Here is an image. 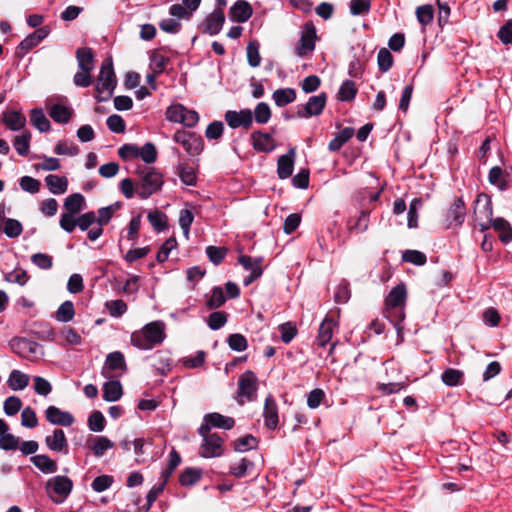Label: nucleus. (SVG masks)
<instances>
[{
    "label": "nucleus",
    "mask_w": 512,
    "mask_h": 512,
    "mask_svg": "<svg viewBox=\"0 0 512 512\" xmlns=\"http://www.w3.org/2000/svg\"><path fill=\"white\" fill-rule=\"evenodd\" d=\"M369 226V211L362 210L356 220L350 219L347 223V228L350 232L363 233Z\"/></svg>",
    "instance_id": "obj_36"
},
{
    "label": "nucleus",
    "mask_w": 512,
    "mask_h": 512,
    "mask_svg": "<svg viewBox=\"0 0 512 512\" xmlns=\"http://www.w3.org/2000/svg\"><path fill=\"white\" fill-rule=\"evenodd\" d=\"M253 113V118L258 124H266L271 119V109L269 105L265 102H259Z\"/></svg>",
    "instance_id": "obj_46"
},
{
    "label": "nucleus",
    "mask_w": 512,
    "mask_h": 512,
    "mask_svg": "<svg viewBox=\"0 0 512 512\" xmlns=\"http://www.w3.org/2000/svg\"><path fill=\"white\" fill-rule=\"evenodd\" d=\"M372 0H351L350 13L353 16L366 15L371 9Z\"/></svg>",
    "instance_id": "obj_56"
},
{
    "label": "nucleus",
    "mask_w": 512,
    "mask_h": 512,
    "mask_svg": "<svg viewBox=\"0 0 512 512\" xmlns=\"http://www.w3.org/2000/svg\"><path fill=\"white\" fill-rule=\"evenodd\" d=\"M9 346L11 350L23 358L31 359L33 356L42 354V347L35 341L15 337L10 340Z\"/></svg>",
    "instance_id": "obj_11"
},
{
    "label": "nucleus",
    "mask_w": 512,
    "mask_h": 512,
    "mask_svg": "<svg viewBox=\"0 0 512 512\" xmlns=\"http://www.w3.org/2000/svg\"><path fill=\"white\" fill-rule=\"evenodd\" d=\"M406 289L404 285L395 286L385 299V317L394 325L398 335L403 330L401 325L405 318Z\"/></svg>",
    "instance_id": "obj_2"
},
{
    "label": "nucleus",
    "mask_w": 512,
    "mask_h": 512,
    "mask_svg": "<svg viewBox=\"0 0 512 512\" xmlns=\"http://www.w3.org/2000/svg\"><path fill=\"white\" fill-rule=\"evenodd\" d=\"M157 149L154 144L148 142L142 147H139L138 158H141L145 163L152 164L157 160Z\"/></svg>",
    "instance_id": "obj_50"
},
{
    "label": "nucleus",
    "mask_w": 512,
    "mask_h": 512,
    "mask_svg": "<svg viewBox=\"0 0 512 512\" xmlns=\"http://www.w3.org/2000/svg\"><path fill=\"white\" fill-rule=\"evenodd\" d=\"M50 117L58 123H68L73 114V109L67 105V99H61L58 103H52L48 106Z\"/></svg>",
    "instance_id": "obj_21"
},
{
    "label": "nucleus",
    "mask_w": 512,
    "mask_h": 512,
    "mask_svg": "<svg viewBox=\"0 0 512 512\" xmlns=\"http://www.w3.org/2000/svg\"><path fill=\"white\" fill-rule=\"evenodd\" d=\"M105 308L108 310L110 316L119 318L127 312V304L121 300H110L105 303Z\"/></svg>",
    "instance_id": "obj_49"
},
{
    "label": "nucleus",
    "mask_w": 512,
    "mask_h": 512,
    "mask_svg": "<svg viewBox=\"0 0 512 512\" xmlns=\"http://www.w3.org/2000/svg\"><path fill=\"white\" fill-rule=\"evenodd\" d=\"M46 419L54 425L71 426L74 423V417L67 411H62L56 406H49L46 411Z\"/></svg>",
    "instance_id": "obj_23"
},
{
    "label": "nucleus",
    "mask_w": 512,
    "mask_h": 512,
    "mask_svg": "<svg viewBox=\"0 0 512 512\" xmlns=\"http://www.w3.org/2000/svg\"><path fill=\"white\" fill-rule=\"evenodd\" d=\"M168 62L169 59L165 55L158 51H154L150 55L149 67L154 74H161L165 70Z\"/></svg>",
    "instance_id": "obj_42"
},
{
    "label": "nucleus",
    "mask_w": 512,
    "mask_h": 512,
    "mask_svg": "<svg viewBox=\"0 0 512 512\" xmlns=\"http://www.w3.org/2000/svg\"><path fill=\"white\" fill-rule=\"evenodd\" d=\"M326 102L327 97L325 93L311 96L306 104L298 106L297 117L310 118L320 115L325 108Z\"/></svg>",
    "instance_id": "obj_13"
},
{
    "label": "nucleus",
    "mask_w": 512,
    "mask_h": 512,
    "mask_svg": "<svg viewBox=\"0 0 512 512\" xmlns=\"http://www.w3.org/2000/svg\"><path fill=\"white\" fill-rule=\"evenodd\" d=\"M198 433L202 437L199 455L203 458L220 457L224 453V440L217 433L208 431L207 426H200Z\"/></svg>",
    "instance_id": "obj_6"
},
{
    "label": "nucleus",
    "mask_w": 512,
    "mask_h": 512,
    "mask_svg": "<svg viewBox=\"0 0 512 512\" xmlns=\"http://www.w3.org/2000/svg\"><path fill=\"white\" fill-rule=\"evenodd\" d=\"M122 394V386L119 381H108L103 385V398L105 401H117L121 398Z\"/></svg>",
    "instance_id": "obj_34"
},
{
    "label": "nucleus",
    "mask_w": 512,
    "mask_h": 512,
    "mask_svg": "<svg viewBox=\"0 0 512 512\" xmlns=\"http://www.w3.org/2000/svg\"><path fill=\"white\" fill-rule=\"evenodd\" d=\"M136 174V194L141 199H148L151 195L159 192L164 185V177L154 167H139Z\"/></svg>",
    "instance_id": "obj_4"
},
{
    "label": "nucleus",
    "mask_w": 512,
    "mask_h": 512,
    "mask_svg": "<svg viewBox=\"0 0 512 512\" xmlns=\"http://www.w3.org/2000/svg\"><path fill=\"white\" fill-rule=\"evenodd\" d=\"M256 446H257V439L250 434L237 439L234 443V449L238 452H244V451L253 449Z\"/></svg>",
    "instance_id": "obj_63"
},
{
    "label": "nucleus",
    "mask_w": 512,
    "mask_h": 512,
    "mask_svg": "<svg viewBox=\"0 0 512 512\" xmlns=\"http://www.w3.org/2000/svg\"><path fill=\"white\" fill-rule=\"evenodd\" d=\"M194 221V215L191 210L183 209L179 214V225L183 231L184 237L188 240L190 237V227Z\"/></svg>",
    "instance_id": "obj_51"
},
{
    "label": "nucleus",
    "mask_w": 512,
    "mask_h": 512,
    "mask_svg": "<svg viewBox=\"0 0 512 512\" xmlns=\"http://www.w3.org/2000/svg\"><path fill=\"white\" fill-rule=\"evenodd\" d=\"M228 319V315L224 311H216L209 315L207 324L210 329L218 330L222 328Z\"/></svg>",
    "instance_id": "obj_57"
},
{
    "label": "nucleus",
    "mask_w": 512,
    "mask_h": 512,
    "mask_svg": "<svg viewBox=\"0 0 512 512\" xmlns=\"http://www.w3.org/2000/svg\"><path fill=\"white\" fill-rule=\"evenodd\" d=\"M206 298V306L211 310L220 308L226 301V297L221 287H214L210 295H207Z\"/></svg>",
    "instance_id": "obj_41"
},
{
    "label": "nucleus",
    "mask_w": 512,
    "mask_h": 512,
    "mask_svg": "<svg viewBox=\"0 0 512 512\" xmlns=\"http://www.w3.org/2000/svg\"><path fill=\"white\" fill-rule=\"evenodd\" d=\"M251 144L258 152L269 153L276 148L275 140L269 133L254 131L250 135Z\"/></svg>",
    "instance_id": "obj_19"
},
{
    "label": "nucleus",
    "mask_w": 512,
    "mask_h": 512,
    "mask_svg": "<svg viewBox=\"0 0 512 512\" xmlns=\"http://www.w3.org/2000/svg\"><path fill=\"white\" fill-rule=\"evenodd\" d=\"M4 124L12 131L22 130L26 124V117L20 111H5L2 114Z\"/></svg>",
    "instance_id": "obj_26"
},
{
    "label": "nucleus",
    "mask_w": 512,
    "mask_h": 512,
    "mask_svg": "<svg viewBox=\"0 0 512 512\" xmlns=\"http://www.w3.org/2000/svg\"><path fill=\"white\" fill-rule=\"evenodd\" d=\"M464 373L458 369L448 368L441 376L443 383L447 386L453 387L462 384Z\"/></svg>",
    "instance_id": "obj_40"
},
{
    "label": "nucleus",
    "mask_w": 512,
    "mask_h": 512,
    "mask_svg": "<svg viewBox=\"0 0 512 512\" xmlns=\"http://www.w3.org/2000/svg\"><path fill=\"white\" fill-rule=\"evenodd\" d=\"M377 63L381 72H387L393 64V56L387 48H381L377 55Z\"/></svg>",
    "instance_id": "obj_54"
},
{
    "label": "nucleus",
    "mask_w": 512,
    "mask_h": 512,
    "mask_svg": "<svg viewBox=\"0 0 512 512\" xmlns=\"http://www.w3.org/2000/svg\"><path fill=\"white\" fill-rule=\"evenodd\" d=\"M296 149L291 147L287 154L281 155L277 163V174L279 178L286 179L292 175Z\"/></svg>",
    "instance_id": "obj_24"
},
{
    "label": "nucleus",
    "mask_w": 512,
    "mask_h": 512,
    "mask_svg": "<svg viewBox=\"0 0 512 512\" xmlns=\"http://www.w3.org/2000/svg\"><path fill=\"white\" fill-rule=\"evenodd\" d=\"M73 488L72 481L66 476H55L47 482V490L56 497L51 496L55 503H61L71 493Z\"/></svg>",
    "instance_id": "obj_12"
},
{
    "label": "nucleus",
    "mask_w": 512,
    "mask_h": 512,
    "mask_svg": "<svg viewBox=\"0 0 512 512\" xmlns=\"http://www.w3.org/2000/svg\"><path fill=\"white\" fill-rule=\"evenodd\" d=\"M272 98L278 107H284L296 99V92L293 88H281L273 92Z\"/></svg>",
    "instance_id": "obj_33"
},
{
    "label": "nucleus",
    "mask_w": 512,
    "mask_h": 512,
    "mask_svg": "<svg viewBox=\"0 0 512 512\" xmlns=\"http://www.w3.org/2000/svg\"><path fill=\"white\" fill-rule=\"evenodd\" d=\"M1 222L4 221L3 231L9 238H16L21 235L23 231L22 224L12 218L5 219L4 217H0Z\"/></svg>",
    "instance_id": "obj_45"
},
{
    "label": "nucleus",
    "mask_w": 512,
    "mask_h": 512,
    "mask_svg": "<svg viewBox=\"0 0 512 512\" xmlns=\"http://www.w3.org/2000/svg\"><path fill=\"white\" fill-rule=\"evenodd\" d=\"M113 446L114 443L105 436H97L88 440V447L96 457H102Z\"/></svg>",
    "instance_id": "obj_29"
},
{
    "label": "nucleus",
    "mask_w": 512,
    "mask_h": 512,
    "mask_svg": "<svg viewBox=\"0 0 512 512\" xmlns=\"http://www.w3.org/2000/svg\"><path fill=\"white\" fill-rule=\"evenodd\" d=\"M147 218L154 230L161 232L167 228V216L162 211L149 212Z\"/></svg>",
    "instance_id": "obj_43"
},
{
    "label": "nucleus",
    "mask_w": 512,
    "mask_h": 512,
    "mask_svg": "<svg viewBox=\"0 0 512 512\" xmlns=\"http://www.w3.org/2000/svg\"><path fill=\"white\" fill-rule=\"evenodd\" d=\"M354 135V129L346 127L341 130L330 142L328 148L332 152H336L342 148V146L352 138Z\"/></svg>",
    "instance_id": "obj_35"
},
{
    "label": "nucleus",
    "mask_w": 512,
    "mask_h": 512,
    "mask_svg": "<svg viewBox=\"0 0 512 512\" xmlns=\"http://www.w3.org/2000/svg\"><path fill=\"white\" fill-rule=\"evenodd\" d=\"M259 48L260 44L256 40L250 41L246 47L247 60L251 67H258L261 63Z\"/></svg>",
    "instance_id": "obj_47"
},
{
    "label": "nucleus",
    "mask_w": 512,
    "mask_h": 512,
    "mask_svg": "<svg viewBox=\"0 0 512 512\" xmlns=\"http://www.w3.org/2000/svg\"><path fill=\"white\" fill-rule=\"evenodd\" d=\"M30 140L31 133L29 131H23L21 134L15 136L13 146L19 155L26 156L28 154Z\"/></svg>",
    "instance_id": "obj_39"
},
{
    "label": "nucleus",
    "mask_w": 512,
    "mask_h": 512,
    "mask_svg": "<svg viewBox=\"0 0 512 512\" xmlns=\"http://www.w3.org/2000/svg\"><path fill=\"white\" fill-rule=\"evenodd\" d=\"M45 183L54 195L64 194L68 189V180L65 176L49 174L45 177Z\"/></svg>",
    "instance_id": "obj_27"
},
{
    "label": "nucleus",
    "mask_w": 512,
    "mask_h": 512,
    "mask_svg": "<svg viewBox=\"0 0 512 512\" xmlns=\"http://www.w3.org/2000/svg\"><path fill=\"white\" fill-rule=\"evenodd\" d=\"M497 36L503 44H512V19L505 22L499 29Z\"/></svg>",
    "instance_id": "obj_64"
},
{
    "label": "nucleus",
    "mask_w": 512,
    "mask_h": 512,
    "mask_svg": "<svg viewBox=\"0 0 512 512\" xmlns=\"http://www.w3.org/2000/svg\"><path fill=\"white\" fill-rule=\"evenodd\" d=\"M117 81L113 69V62L111 58L105 59L100 67V73L95 87L97 102H104L109 100L116 87Z\"/></svg>",
    "instance_id": "obj_5"
},
{
    "label": "nucleus",
    "mask_w": 512,
    "mask_h": 512,
    "mask_svg": "<svg viewBox=\"0 0 512 512\" xmlns=\"http://www.w3.org/2000/svg\"><path fill=\"white\" fill-rule=\"evenodd\" d=\"M173 140L182 145L185 151L191 156L200 154L203 149L202 137L192 132L177 130L173 136Z\"/></svg>",
    "instance_id": "obj_10"
},
{
    "label": "nucleus",
    "mask_w": 512,
    "mask_h": 512,
    "mask_svg": "<svg viewBox=\"0 0 512 512\" xmlns=\"http://www.w3.org/2000/svg\"><path fill=\"white\" fill-rule=\"evenodd\" d=\"M466 217V207L462 198H456L446 212V227L458 228L460 227Z\"/></svg>",
    "instance_id": "obj_15"
},
{
    "label": "nucleus",
    "mask_w": 512,
    "mask_h": 512,
    "mask_svg": "<svg viewBox=\"0 0 512 512\" xmlns=\"http://www.w3.org/2000/svg\"><path fill=\"white\" fill-rule=\"evenodd\" d=\"M85 199L82 194L74 193L69 195L64 201V208L67 210V214H77L83 209Z\"/></svg>",
    "instance_id": "obj_37"
},
{
    "label": "nucleus",
    "mask_w": 512,
    "mask_h": 512,
    "mask_svg": "<svg viewBox=\"0 0 512 512\" xmlns=\"http://www.w3.org/2000/svg\"><path fill=\"white\" fill-rule=\"evenodd\" d=\"M234 425V418L213 412L204 416L203 423L200 426H207L208 431H211L212 428L230 430L234 427Z\"/></svg>",
    "instance_id": "obj_18"
},
{
    "label": "nucleus",
    "mask_w": 512,
    "mask_h": 512,
    "mask_svg": "<svg viewBox=\"0 0 512 512\" xmlns=\"http://www.w3.org/2000/svg\"><path fill=\"white\" fill-rule=\"evenodd\" d=\"M166 119L173 123H180L186 127H194L199 121V115L182 104H174L167 108Z\"/></svg>",
    "instance_id": "obj_8"
},
{
    "label": "nucleus",
    "mask_w": 512,
    "mask_h": 512,
    "mask_svg": "<svg viewBox=\"0 0 512 512\" xmlns=\"http://www.w3.org/2000/svg\"><path fill=\"white\" fill-rule=\"evenodd\" d=\"M30 121L40 132H47L50 130V121L45 116L42 109H32L30 112Z\"/></svg>",
    "instance_id": "obj_38"
},
{
    "label": "nucleus",
    "mask_w": 512,
    "mask_h": 512,
    "mask_svg": "<svg viewBox=\"0 0 512 512\" xmlns=\"http://www.w3.org/2000/svg\"><path fill=\"white\" fill-rule=\"evenodd\" d=\"M75 309L71 301L63 302L56 311L55 317L59 322H69L74 318Z\"/></svg>",
    "instance_id": "obj_44"
},
{
    "label": "nucleus",
    "mask_w": 512,
    "mask_h": 512,
    "mask_svg": "<svg viewBox=\"0 0 512 512\" xmlns=\"http://www.w3.org/2000/svg\"><path fill=\"white\" fill-rule=\"evenodd\" d=\"M178 175L185 185L194 186L196 184V173L194 168L188 164H179Z\"/></svg>",
    "instance_id": "obj_48"
},
{
    "label": "nucleus",
    "mask_w": 512,
    "mask_h": 512,
    "mask_svg": "<svg viewBox=\"0 0 512 512\" xmlns=\"http://www.w3.org/2000/svg\"><path fill=\"white\" fill-rule=\"evenodd\" d=\"M317 39L316 28L312 22H307L302 28L299 43L295 47V53L300 57L310 55L315 49Z\"/></svg>",
    "instance_id": "obj_9"
},
{
    "label": "nucleus",
    "mask_w": 512,
    "mask_h": 512,
    "mask_svg": "<svg viewBox=\"0 0 512 512\" xmlns=\"http://www.w3.org/2000/svg\"><path fill=\"white\" fill-rule=\"evenodd\" d=\"M224 22L225 15L222 8H216L206 16L200 28L203 33L217 35L221 31Z\"/></svg>",
    "instance_id": "obj_16"
},
{
    "label": "nucleus",
    "mask_w": 512,
    "mask_h": 512,
    "mask_svg": "<svg viewBox=\"0 0 512 512\" xmlns=\"http://www.w3.org/2000/svg\"><path fill=\"white\" fill-rule=\"evenodd\" d=\"M402 260L417 266H423L427 262L426 255L418 250H405L402 253Z\"/></svg>",
    "instance_id": "obj_53"
},
{
    "label": "nucleus",
    "mask_w": 512,
    "mask_h": 512,
    "mask_svg": "<svg viewBox=\"0 0 512 512\" xmlns=\"http://www.w3.org/2000/svg\"><path fill=\"white\" fill-rule=\"evenodd\" d=\"M422 207V200L415 198L412 200L408 210V227L416 228L418 226V210Z\"/></svg>",
    "instance_id": "obj_60"
},
{
    "label": "nucleus",
    "mask_w": 512,
    "mask_h": 512,
    "mask_svg": "<svg viewBox=\"0 0 512 512\" xmlns=\"http://www.w3.org/2000/svg\"><path fill=\"white\" fill-rule=\"evenodd\" d=\"M252 12V7L247 1L238 0L230 8L229 16L232 21L243 23L251 17Z\"/></svg>",
    "instance_id": "obj_25"
},
{
    "label": "nucleus",
    "mask_w": 512,
    "mask_h": 512,
    "mask_svg": "<svg viewBox=\"0 0 512 512\" xmlns=\"http://www.w3.org/2000/svg\"><path fill=\"white\" fill-rule=\"evenodd\" d=\"M357 93V89L355 83L351 80H346L342 83L339 92L338 98L341 101H351L355 98Z\"/></svg>",
    "instance_id": "obj_52"
},
{
    "label": "nucleus",
    "mask_w": 512,
    "mask_h": 512,
    "mask_svg": "<svg viewBox=\"0 0 512 512\" xmlns=\"http://www.w3.org/2000/svg\"><path fill=\"white\" fill-rule=\"evenodd\" d=\"M224 119L232 129L242 127L248 130L253 124V113L250 109H241L240 111L228 110Z\"/></svg>",
    "instance_id": "obj_14"
},
{
    "label": "nucleus",
    "mask_w": 512,
    "mask_h": 512,
    "mask_svg": "<svg viewBox=\"0 0 512 512\" xmlns=\"http://www.w3.org/2000/svg\"><path fill=\"white\" fill-rule=\"evenodd\" d=\"M118 371L119 374H122L126 371V363L124 359V355L115 351L107 355L105 364L102 369V375L105 378H113L115 374L112 372Z\"/></svg>",
    "instance_id": "obj_17"
},
{
    "label": "nucleus",
    "mask_w": 512,
    "mask_h": 512,
    "mask_svg": "<svg viewBox=\"0 0 512 512\" xmlns=\"http://www.w3.org/2000/svg\"><path fill=\"white\" fill-rule=\"evenodd\" d=\"M417 20L423 25H429L434 17V10L431 5L419 6L416 9Z\"/></svg>",
    "instance_id": "obj_61"
},
{
    "label": "nucleus",
    "mask_w": 512,
    "mask_h": 512,
    "mask_svg": "<svg viewBox=\"0 0 512 512\" xmlns=\"http://www.w3.org/2000/svg\"><path fill=\"white\" fill-rule=\"evenodd\" d=\"M165 337V324L162 321H152L132 332L130 341L134 347L140 350H151L160 345Z\"/></svg>",
    "instance_id": "obj_1"
},
{
    "label": "nucleus",
    "mask_w": 512,
    "mask_h": 512,
    "mask_svg": "<svg viewBox=\"0 0 512 512\" xmlns=\"http://www.w3.org/2000/svg\"><path fill=\"white\" fill-rule=\"evenodd\" d=\"M264 424L270 430H275L279 423L278 406L274 397L269 394L265 398L263 409Z\"/></svg>",
    "instance_id": "obj_20"
},
{
    "label": "nucleus",
    "mask_w": 512,
    "mask_h": 512,
    "mask_svg": "<svg viewBox=\"0 0 512 512\" xmlns=\"http://www.w3.org/2000/svg\"><path fill=\"white\" fill-rule=\"evenodd\" d=\"M337 326V322L331 316L327 315L320 324L316 343L320 347H325L331 341Z\"/></svg>",
    "instance_id": "obj_22"
},
{
    "label": "nucleus",
    "mask_w": 512,
    "mask_h": 512,
    "mask_svg": "<svg viewBox=\"0 0 512 512\" xmlns=\"http://www.w3.org/2000/svg\"><path fill=\"white\" fill-rule=\"evenodd\" d=\"M29 380L30 378L27 374L15 369L11 371L7 385L14 391L23 390L29 385Z\"/></svg>",
    "instance_id": "obj_32"
},
{
    "label": "nucleus",
    "mask_w": 512,
    "mask_h": 512,
    "mask_svg": "<svg viewBox=\"0 0 512 512\" xmlns=\"http://www.w3.org/2000/svg\"><path fill=\"white\" fill-rule=\"evenodd\" d=\"M176 247H177V241H176V239L174 237H171V238L167 239L161 245L159 251L157 252L156 260L159 263L165 262L168 259L170 252L173 249H175Z\"/></svg>",
    "instance_id": "obj_58"
},
{
    "label": "nucleus",
    "mask_w": 512,
    "mask_h": 512,
    "mask_svg": "<svg viewBox=\"0 0 512 512\" xmlns=\"http://www.w3.org/2000/svg\"><path fill=\"white\" fill-rule=\"evenodd\" d=\"M253 467V462L242 458L238 463L230 467V473L236 478H243L247 475L248 470Z\"/></svg>",
    "instance_id": "obj_55"
},
{
    "label": "nucleus",
    "mask_w": 512,
    "mask_h": 512,
    "mask_svg": "<svg viewBox=\"0 0 512 512\" xmlns=\"http://www.w3.org/2000/svg\"><path fill=\"white\" fill-rule=\"evenodd\" d=\"M257 391L258 378L253 371L247 370L239 376L235 400L239 405L255 401L257 398Z\"/></svg>",
    "instance_id": "obj_7"
},
{
    "label": "nucleus",
    "mask_w": 512,
    "mask_h": 512,
    "mask_svg": "<svg viewBox=\"0 0 512 512\" xmlns=\"http://www.w3.org/2000/svg\"><path fill=\"white\" fill-rule=\"evenodd\" d=\"M76 59L80 70L92 71L94 69V54L91 48L77 49Z\"/></svg>",
    "instance_id": "obj_30"
},
{
    "label": "nucleus",
    "mask_w": 512,
    "mask_h": 512,
    "mask_svg": "<svg viewBox=\"0 0 512 512\" xmlns=\"http://www.w3.org/2000/svg\"><path fill=\"white\" fill-rule=\"evenodd\" d=\"M106 420L100 411H94L88 418L89 429L93 432H101L104 430Z\"/></svg>",
    "instance_id": "obj_59"
},
{
    "label": "nucleus",
    "mask_w": 512,
    "mask_h": 512,
    "mask_svg": "<svg viewBox=\"0 0 512 512\" xmlns=\"http://www.w3.org/2000/svg\"><path fill=\"white\" fill-rule=\"evenodd\" d=\"M47 447L55 452H61L67 448V439L62 429H55L52 435L45 438Z\"/></svg>",
    "instance_id": "obj_28"
},
{
    "label": "nucleus",
    "mask_w": 512,
    "mask_h": 512,
    "mask_svg": "<svg viewBox=\"0 0 512 512\" xmlns=\"http://www.w3.org/2000/svg\"><path fill=\"white\" fill-rule=\"evenodd\" d=\"M201 478V472L193 469V468H187L184 470L179 478V481L181 485L183 486H190L198 482Z\"/></svg>",
    "instance_id": "obj_62"
},
{
    "label": "nucleus",
    "mask_w": 512,
    "mask_h": 512,
    "mask_svg": "<svg viewBox=\"0 0 512 512\" xmlns=\"http://www.w3.org/2000/svg\"><path fill=\"white\" fill-rule=\"evenodd\" d=\"M482 205V210L480 213L484 214V216L491 221V226L493 229L498 232L499 238L503 243H508L512 240V228L507 220L504 218H495L492 219V202L490 197L487 194L481 193L477 196L475 200V207L473 210V218L475 221L479 220L478 215V207Z\"/></svg>",
    "instance_id": "obj_3"
},
{
    "label": "nucleus",
    "mask_w": 512,
    "mask_h": 512,
    "mask_svg": "<svg viewBox=\"0 0 512 512\" xmlns=\"http://www.w3.org/2000/svg\"><path fill=\"white\" fill-rule=\"evenodd\" d=\"M30 460L40 471L45 474L55 473L58 469L57 463L49 456L44 454L34 455Z\"/></svg>",
    "instance_id": "obj_31"
}]
</instances>
